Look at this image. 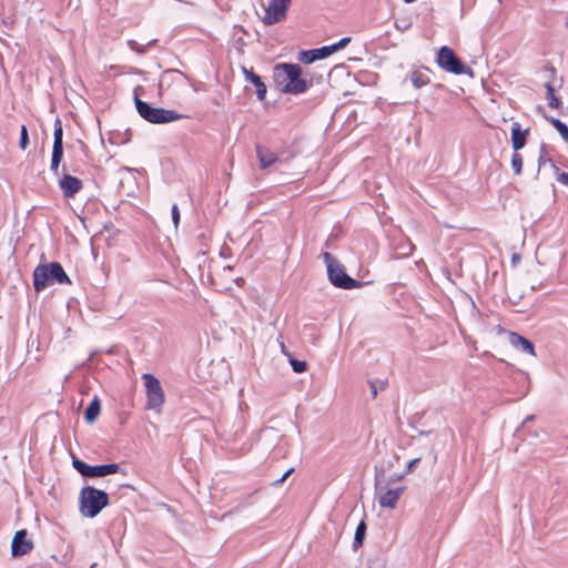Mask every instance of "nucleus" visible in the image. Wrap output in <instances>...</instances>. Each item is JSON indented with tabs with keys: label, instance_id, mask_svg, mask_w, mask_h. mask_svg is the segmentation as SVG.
I'll return each instance as SVG.
<instances>
[{
	"label": "nucleus",
	"instance_id": "38",
	"mask_svg": "<svg viewBox=\"0 0 568 568\" xmlns=\"http://www.w3.org/2000/svg\"><path fill=\"white\" fill-rule=\"evenodd\" d=\"M385 386H386V382H384V381L378 382V386H377V387H378L379 389H384V388H385Z\"/></svg>",
	"mask_w": 568,
	"mask_h": 568
},
{
	"label": "nucleus",
	"instance_id": "4",
	"mask_svg": "<svg viewBox=\"0 0 568 568\" xmlns=\"http://www.w3.org/2000/svg\"><path fill=\"white\" fill-rule=\"evenodd\" d=\"M134 103L140 116L150 123L163 124L178 121L184 118L183 114H180L173 110L152 106L148 102H144L141 99H139L136 94L134 97Z\"/></svg>",
	"mask_w": 568,
	"mask_h": 568
},
{
	"label": "nucleus",
	"instance_id": "2",
	"mask_svg": "<svg viewBox=\"0 0 568 568\" xmlns=\"http://www.w3.org/2000/svg\"><path fill=\"white\" fill-rule=\"evenodd\" d=\"M71 284V281L59 262L39 264L33 271V287L36 292L43 291L53 284Z\"/></svg>",
	"mask_w": 568,
	"mask_h": 568
},
{
	"label": "nucleus",
	"instance_id": "33",
	"mask_svg": "<svg viewBox=\"0 0 568 568\" xmlns=\"http://www.w3.org/2000/svg\"><path fill=\"white\" fill-rule=\"evenodd\" d=\"M293 471H294V468H293V467H292V468H290V469H287V470L283 474V476H282L281 478L276 479V480L273 483V485H275V486L281 485L282 483H284V481L286 480V478H287V477H288Z\"/></svg>",
	"mask_w": 568,
	"mask_h": 568
},
{
	"label": "nucleus",
	"instance_id": "17",
	"mask_svg": "<svg viewBox=\"0 0 568 568\" xmlns=\"http://www.w3.org/2000/svg\"><path fill=\"white\" fill-rule=\"evenodd\" d=\"M246 79L254 84L256 88V95L260 101H263L266 97V85L263 83L260 75L254 72H248L245 70Z\"/></svg>",
	"mask_w": 568,
	"mask_h": 568
},
{
	"label": "nucleus",
	"instance_id": "1",
	"mask_svg": "<svg viewBox=\"0 0 568 568\" xmlns=\"http://www.w3.org/2000/svg\"><path fill=\"white\" fill-rule=\"evenodd\" d=\"M274 80L282 92L300 94L307 90L308 84L302 78V68L294 63H281L274 68Z\"/></svg>",
	"mask_w": 568,
	"mask_h": 568
},
{
	"label": "nucleus",
	"instance_id": "8",
	"mask_svg": "<svg viewBox=\"0 0 568 568\" xmlns=\"http://www.w3.org/2000/svg\"><path fill=\"white\" fill-rule=\"evenodd\" d=\"M437 63L442 69L454 74H471V70L456 57L455 52L450 48L446 45L439 49L437 53Z\"/></svg>",
	"mask_w": 568,
	"mask_h": 568
},
{
	"label": "nucleus",
	"instance_id": "37",
	"mask_svg": "<svg viewBox=\"0 0 568 568\" xmlns=\"http://www.w3.org/2000/svg\"><path fill=\"white\" fill-rule=\"evenodd\" d=\"M403 478V476H395V478H389V480H386L385 485H387L388 483H395L397 480H400Z\"/></svg>",
	"mask_w": 568,
	"mask_h": 568
},
{
	"label": "nucleus",
	"instance_id": "14",
	"mask_svg": "<svg viewBox=\"0 0 568 568\" xmlns=\"http://www.w3.org/2000/svg\"><path fill=\"white\" fill-rule=\"evenodd\" d=\"M256 154L261 169H266L277 161V156L274 152L261 145L256 146Z\"/></svg>",
	"mask_w": 568,
	"mask_h": 568
},
{
	"label": "nucleus",
	"instance_id": "42",
	"mask_svg": "<svg viewBox=\"0 0 568 568\" xmlns=\"http://www.w3.org/2000/svg\"><path fill=\"white\" fill-rule=\"evenodd\" d=\"M406 3H412L414 2L415 0H404Z\"/></svg>",
	"mask_w": 568,
	"mask_h": 568
},
{
	"label": "nucleus",
	"instance_id": "32",
	"mask_svg": "<svg viewBox=\"0 0 568 568\" xmlns=\"http://www.w3.org/2000/svg\"><path fill=\"white\" fill-rule=\"evenodd\" d=\"M172 221H173L175 229H178L179 223H180V211H179V207L176 204L172 205Z\"/></svg>",
	"mask_w": 568,
	"mask_h": 568
},
{
	"label": "nucleus",
	"instance_id": "39",
	"mask_svg": "<svg viewBox=\"0 0 568 568\" xmlns=\"http://www.w3.org/2000/svg\"><path fill=\"white\" fill-rule=\"evenodd\" d=\"M304 328H305V329H310V331H312V332H314V331H315V326H314V325H305V327H304Z\"/></svg>",
	"mask_w": 568,
	"mask_h": 568
},
{
	"label": "nucleus",
	"instance_id": "28",
	"mask_svg": "<svg viewBox=\"0 0 568 568\" xmlns=\"http://www.w3.org/2000/svg\"><path fill=\"white\" fill-rule=\"evenodd\" d=\"M290 364L295 373H304L307 368V364L304 361L291 359Z\"/></svg>",
	"mask_w": 568,
	"mask_h": 568
},
{
	"label": "nucleus",
	"instance_id": "12",
	"mask_svg": "<svg viewBox=\"0 0 568 568\" xmlns=\"http://www.w3.org/2000/svg\"><path fill=\"white\" fill-rule=\"evenodd\" d=\"M332 54L329 45H324L317 49L303 50L298 53V61L302 63H313L316 60L325 59Z\"/></svg>",
	"mask_w": 568,
	"mask_h": 568
},
{
	"label": "nucleus",
	"instance_id": "11",
	"mask_svg": "<svg viewBox=\"0 0 568 568\" xmlns=\"http://www.w3.org/2000/svg\"><path fill=\"white\" fill-rule=\"evenodd\" d=\"M59 186L67 199L73 197L83 186L82 181L73 175L64 174L59 180Z\"/></svg>",
	"mask_w": 568,
	"mask_h": 568
},
{
	"label": "nucleus",
	"instance_id": "24",
	"mask_svg": "<svg viewBox=\"0 0 568 568\" xmlns=\"http://www.w3.org/2000/svg\"><path fill=\"white\" fill-rule=\"evenodd\" d=\"M156 40L149 41L145 45L139 44L135 40H128V45L132 51H135L139 54L146 53L149 47L153 45Z\"/></svg>",
	"mask_w": 568,
	"mask_h": 568
},
{
	"label": "nucleus",
	"instance_id": "31",
	"mask_svg": "<svg viewBox=\"0 0 568 568\" xmlns=\"http://www.w3.org/2000/svg\"><path fill=\"white\" fill-rule=\"evenodd\" d=\"M546 162H549L551 164V166L556 168V164L554 163V161L547 156V153L545 151V145H541L540 148V155H539V159H538V165L539 168L545 164Z\"/></svg>",
	"mask_w": 568,
	"mask_h": 568
},
{
	"label": "nucleus",
	"instance_id": "41",
	"mask_svg": "<svg viewBox=\"0 0 568 568\" xmlns=\"http://www.w3.org/2000/svg\"><path fill=\"white\" fill-rule=\"evenodd\" d=\"M311 336H313V343H315V341L317 339V337L315 336L314 333H311Z\"/></svg>",
	"mask_w": 568,
	"mask_h": 568
},
{
	"label": "nucleus",
	"instance_id": "25",
	"mask_svg": "<svg viewBox=\"0 0 568 568\" xmlns=\"http://www.w3.org/2000/svg\"><path fill=\"white\" fill-rule=\"evenodd\" d=\"M53 144H63V129L59 118L54 122Z\"/></svg>",
	"mask_w": 568,
	"mask_h": 568
},
{
	"label": "nucleus",
	"instance_id": "5",
	"mask_svg": "<svg viewBox=\"0 0 568 568\" xmlns=\"http://www.w3.org/2000/svg\"><path fill=\"white\" fill-rule=\"evenodd\" d=\"M322 256L327 267L328 280L335 287L352 290L362 285L361 282L346 274L343 265L331 253L324 252Z\"/></svg>",
	"mask_w": 568,
	"mask_h": 568
},
{
	"label": "nucleus",
	"instance_id": "10",
	"mask_svg": "<svg viewBox=\"0 0 568 568\" xmlns=\"http://www.w3.org/2000/svg\"><path fill=\"white\" fill-rule=\"evenodd\" d=\"M27 530H18L12 539L11 544V552L12 556H23L30 552L33 548V544L31 540L27 538Z\"/></svg>",
	"mask_w": 568,
	"mask_h": 568
},
{
	"label": "nucleus",
	"instance_id": "20",
	"mask_svg": "<svg viewBox=\"0 0 568 568\" xmlns=\"http://www.w3.org/2000/svg\"><path fill=\"white\" fill-rule=\"evenodd\" d=\"M366 523L364 520H361V523L357 525L355 535H354V541H353V548L357 549L363 545L365 534H366Z\"/></svg>",
	"mask_w": 568,
	"mask_h": 568
},
{
	"label": "nucleus",
	"instance_id": "18",
	"mask_svg": "<svg viewBox=\"0 0 568 568\" xmlns=\"http://www.w3.org/2000/svg\"><path fill=\"white\" fill-rule=\"evenodd\" d=\"M100 412H101L100 399L98 398V396H94V398L90 402V404L88 405V407L84 410V418H85L87 423H89V424L93 423L100 415Z\"/></svg>",
	"mask_w": 568,
	"mask_h": 568
},
{
	"label": "nucleus",
	"instance_id": "16",
	"mask_svg": "<svg viewBox=\"0 0 568 568\" xmlns=\"http://www.w3.org/2000/svg\"><path fill=\"white\" fill-rule=\"evenodd\" d=\"M119 470L118 464H105L91 466L89 478L105 477Z\"/></svg>",
	"mask_w": 568,
	"mask_h": 568
},
{
	"label": "nucleus",
	"instance_id": "36",
	"mask_svg": "<svg viewBox=\"0 0 568 568\" xmlns=\"http://www.w3.org/2000/svg\"><path fill=\"white\" fill-rule=\"evenodd\" d=\"M369 387H371V390H372V396H373V398H375L377 396V393H378L377 383L376 382H369Z\"/></svg>",
	"mask_w": 568,
	"mask_h": 568
},
{
	"label": "nucleus",
	"instance_id": "23",
	"mask_svg": "<svg viewBox=\"0 0 568 568\" xmlns=\"http://www.w3.org/2000/svg\"><path fill=\"white\" fill-rule=\"evenodd\" d=\"M410 81L416 89H419L429 82V78L420 71H414L410 75Z\"/></svg>",
	"mask_w": 568,
	"mask_h": 568
},
{
	"label": "nucleus",
	"instance_id": "27",
	"mask_svg": "<svg viewBox=\"0 0 568 568\" xmlns=\"http://www.w3.org/2000/svg\"><path fill=\"white\" fill-rule=\"evenodd\" d=\"M511 168L515 172V174H520L523 170V156L515 152L511 156Z\"/></svg>",
	"mask_w": 568,
	"mask_h": 568
},
{
	"label": "nucleus",
	"instance_id": "40",
	"mask_svg": "<svg viewBox=\"0 0 568 568\" xmlns=\"http://www.w3.org/2000/svg\"><path fill=\"white\" fill-rule=\"evenodd\" d=\"M534 419V416L530 415V416H527L526 419L524 420V424L527 423V422H530Z\"/></svg>",
	"mask_w": 568,
	"mask_h": 568
},
{
	"label": "nucleus",
	"instance_id": "7",
	"mask_svg": "<svg viewBox=\"0 0 568 568\" xmlns=\"http://www.w3.org/2000/svg\"><path fill=\"white\" fill-rule=\"evenodd\" d=\"M142 379L144 382L146 393V408L160 410L164 403V392L160 381L152 374H143Z\"/></svg>",
	"mask_w": 568,
	"mask_h": 568
},
{
	"label": "nucleus",
	"instance_id": "29",
	"mask_svg": "<svg viewBox=\"0 0 568 568\" xmlns=\"http://www.w3.org/2000/svg\"><path fill=\"white\" fill-rule=\"evenodd\" d=\"M349 42H351V38L345 37V38H342L338 42L331 44L329 48H331L332 54L334 52L345 48Z\"/></svg>",
	"mask_w": 568,
	"mask_h": 568
},
{
	"label": "nucleus",
	"instance_id": "13",
	"mask_svg": "<svg viewBox=\"0 0 568 568\" xmlns=\"http://www.w3.org/2000/svg\"><path fill=\"white\" fill-rule=\"evenodd\" d=\"M510 344L518 351L535 355V347L534 344L527 339L526 337L517 334V333H510L509 335Z\"/></svg>",
	"mask_w": 568,
	"mask_h": 568
},
{
	"label": "nucleus",
	"instance_id": "21",
	"mask_svg": "<svg viewBox=\"0 0 568 568\" xmlns=\"http://www.w3.org/2000/svg\"><path fill=\"white\" fill-rule=\"evenodd\" d=\"M545 119L547 121H549L552 126L558 131V133L560 134V136L566 141L568 142V126L561 122L559 119H556L554 116H547L545 115Z\"/></svg>",
	"mask_w": 568,
	"mask_h": 568
},
{
	"label": "nucleus",
	"instance_id": "3",
	"mask_svg": "<svg viewBox=\"0 0 568 568\" xmlns=\"http://www.w3.org/2000/svg\"><path fill=\"white\" fill-rule=\"evenodd\" d=\"M79 503L80 513L84 517L93 518L109 505V495L92 486H85L80 491Z\"/></svg>",
	"mask_w": 568,
	"mask_h": 568
},
{
	"label": "nucleus",
	"instance_id": "22",
	"mask_svg": "<svg viewBox=\"0 0 568 568\" xmlns=\"http://www.w3.org/2000/svg\"><path fill=\"white\" fill-rule=\"evenodd\" d=\"M547 91L548 105L552 109H558L561 105L560 99L555 94V88L550 82L545 84Z\"/></svg>",
	"mask_w": 568,
	"mask_h": 568
},
{
	"label": "nucleus",
	"instance_id": "30",
	"mask_svg": "<svg viewBox=\"0 0 568 568\" xmlns=\"http://www.w3.org/2000/svg\"><path fill=\"white\" fill-rule=\"evenodd\" d=\"M29 143L28 130L26 125L21 126L19 145L22 150H26Z\"/></svg>",
	"mask_w": 568,
	"mask_h": 568
},
{
	"label": "nucleus",
	"instance_id": "35",
	"mask_svg": "<svg viewBox=\"0 0 568 568\" xmlns=\"http://www.w3.org/2000/svg\"><path fill=\"white\" fill-rule=\"evenodd\" d=\"M419 462H420V458H419V457H417V458H415V459L410 460V462L408 463V465H407V473H410Z\"/></svg>",
	"mask_w": 568,
	"mask_h": 568
},
{
	"label": "nucleus",
	"instance_id": "34",
	"mask_svg": "<svg viewBox=\"0 0 568 568\" xmlns=\"http://www.w3.org/2000/svg\"><path fill=\"white\" fill-rule=\"evenodd\" d=\"M557 180L561 184L568 186V173L567 172L559 173L558 176H557Z\"/></svg>",
	"mask_w": 568,
	"mask_h": 568
},
{
	"label": "nucleus",
	"instance_id": "6",
	"mask_svg": "<svg viewBox=\"0 0 568 568\" xmlns=\"http://www.w3.org/2000/svg\"><path fill=\"white\" fill-rule=\"evenodd\" d=\"M386 479L384 478L383 471H376L375 476V491L379 494L378 496V505L382 508L393 509L396 507L397 501L400 495L404 493L405 487H397L395 489L385 490Z\"/></svg>",
	"mask_w": 568,
	"mask_h": 568
},
{
	"label": "nucleus",
	"instance_id": "19",
	"mask_svg": "<svg viewBox=\"0 0 568 568\" xmlns=\"http://www.w3.org/2000/svg\"><path fill=\"white\" fill-rule=\"evenodd\" d=\"M63 158V144H53L50 170L58 175L60 162Z\"/></svg>",
	"mask_w": 568,
	"mask_h": 568
},
{
	"label": "nucleus",
	"instance_id": "9",
	"mask_svg": "<svg viewBox=\"0 0 568 568\" xmlns=\"http://www.w3.org/2000/svg\"><path fill=\"white\" fill-rule=\"evenodd\" d=\"M291 1L292 0H271L267 8H265V14L263 17L264 24L272 26L284 20Z\"/></svg>",
	"mask_w": 568,
	"mask_h": 568
},
{
	"label": "nucleus",
	"instance_id": "26",
	"mask_svg": "<svg viewBox=\"0 0 568 568\" xmlns=\"http://www.w3.org/2000/svg\"><path fill=\"white\" fill-rule=\"evenodd\" d=\"M72 465L83 477H89L91 469L90 465L78 458L73 459Z\"/></svg>",
	"mask_w": 568,
	"mask_h": 568
},
{
	"label": "nucleus",
	"instance_id": "15",
	"mask_svg": "<svg viewBox=\"0 0 568 568\" xmlns=\"http://www.w3.org/2000/svg\"><path fill=\"white\" fill-rule=\"evenodd\" d=\"M526 131H521L518 122H514L511 125V144L515 151L523 149L526 144Z\"/></svg>",
	"mask_w": 568,
	"mask_h": 568
}]
</instances>
